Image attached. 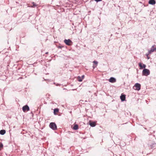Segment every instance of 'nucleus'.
Returning <instances> with one entry per match:
<instances>
[{"mask_svg":"<svg viewBox=\"0 0 156 156\" xmlns=\"http://www.w3.org/2000/svg\"><path fill=\"white\" fill-rule=\"evenodd\" d=\"M141 85L139 83H136L133 87V88L136 90H139L140 89Z\"/></svg>","mask_w":156,"mask_h":156,"instance_id":"1","label":"nucleus"},{"mask_svg":"<svg viewBox=\"0 0 156 156\" xmlns=\"http://www.w3.org/2000/svg\"><path fill=\"white\" fill-rule=\"evenodd\" d=\"M142 73L144 75L147 76L150 74V72L149 69H145L143 70Z\"/></svg>","mask_w":156,"mask_h":156,"instance_id":"2","label":"nucleus"},{"mask_svg":"<svg viewBox=\"0 0 156 156\" xmlns=\"http://www.w3.org/2000/svg\"><path fill=\"white\" fill-rule=\"evenodd\" d=\"M50 127L53 130L57 129V126L54 122H51L49 125Z\"/></svg>","mask_w":156,"mask_h":156,"instance_id":"3","label":"nucleus"},{"mask_svg":"<svg viewBox=\"0 0 156 156\" xmlns=\"http://www.w3.org/2000/svg\"><path fill=\"white\" fill-rule=\"evenodd\" d=\"M64 42L66 45L69 46L71 45L72 44L71 41L69 39L68 40L65 39L64 40Z\"/></svg>","mask_w":156,"mask_h":156,"instance_id":"4","label":"nucleus"},{"mask_svg":"<svg viewBox=\"0 0 156 156\" xmlns=\"http://www.w3.org/2000/svg\"><path fill=\"white\" fill-rule=\"evenodd\" d=\"M22 110L24 112H25L29 111L30 108L27 105H26L23 107Z\"/></svg>","mask_w":156,"mask_h":156,"instance_id":"5","label":"nucleus"},{"mask_svg":"<svg viewBox=\"0 0 156 156\" xmlns=\"http://www.w3.org/2000/svg\"><path fill=\"white\" fill-rule=\"evenodd\" d=\"M155 45H153L151 48L150 50L149 51V54H151L154 51H156V48L155 47Z\"/></svg>","mask_w":156,"mask_h":156,"instance_id":"6","label":"nucleus"},{"mask_svg":"<svg viewBox=\"0 0 156 156\" xmlns=\"http://www.w3.org/2000/svg\"><path fill=\"white\" fill-rule=\"evenodd\" d=\"M139 65L140 67V69L145 68L146 67V66L145 65L141 63H139Z\"/></svg>","mask_w":156,"mask_h":156,"instance_id":"7","label":"nucleus"},{"mask_svg":"<svg viewBox=\"0 0 156 156\" xmlns=\"http://www.w3.org/2000/svg\"><path fill=\"white\" fill-rule=\"evenodd\" d=\"M109 81L110 82L113 83L116 82V80L114 78L112 77L109 80Z\"/></svg>","mask_w":156,"mask_h":156,"instance_id":"8","label":"nucleus"},{"mask_svg":"<svg viewBox=\"0 0 156 156\" xmlns=\"http://www.w3.org/2000/svg\"><path fill=\"white\" fill-rule=\"evenodd\" d=\"M149 3L150 4L154 5L155 4V1L154 0H150L149 1Z\"/></svg>","mask_w":156,"mask_h":156,"instance_id":"9","label":"nucleus"},{"mask_svg":"<svg viewBox=\"0 0 156 156\" xmlns=\"http://www.w3.org/2000/svg\"><path fill=\"white\" fill-rule=\"evenodd\" d=\"M120 99L122 101H125V95H122L120 96Z\"/></svg>","mask_w":156,"mask_h":156,"instance_id":"10","label":"nucleus"},{"mask_svg":"<svg viewBox=\"0 0 156 156\" xmlns=\"http://www.w3.org/2000/svg\"><path fill=\"white\" fill-rule=\"evenodd\" d=\"M90 125L92 127H94L96 126V124L95 122H90Z\"/></svg>","mask_w":156,"mask_h":156,"instance_id":"11","label":"nucleus"},{"mask_svg":"<svg viewBox=\"0 0 156 156\" xmlns=\"http://www.w3.org/2000/svg\"><path fill=\"white\" fill-rule=\"evenodd\" d=\"M5 133V130H1L0 131V134L1 135H4Z\"/></svg>","mask_w":156,"mask_h":156,"instance_id":"12","label":"nucleus"},{"mask_svg":"<svg viewBox=\"0 0 156 156\" xmlns=\"http://www.w3.org/2000/svg\"><path fill=\"white\" fill-rule=\"evenodd\" d=\"M78 128V126L77 124H75L73 126V129L74 130H77Z\"/></svg>","mask_w":156,"mask_h":156,"instance_id":"13","label":"nucleus"},{"mask_svg":"<svg viewBox=\"0 0 156 156\" xmlns=\"http://www.w3.org/2000/svg\"><path fill=\"white\" fill-rule=\"evenodd\" d=\"M59 110L58 108H55L54 110V113L55 114H56V113L58 112Z\"/></svg>","mask_w":156,"mask_h":156,"instance_id":"14","label":"nucleus"},{"mask_svg":"<svg viewBox=\"0 0 156 156\" xmlns=\"http://www.w3.org/2000/svg\"><path fill=\"white\" fill-rule=\"evenodd\" d=\"M32 4H33V5L31 6V7L32 8H34L35 7L37 6V5H36L35 3H34V2H32Z\"/></svg>","mask_w":156,"mask_h":156,"instance_id":"15","label":"nucleus"},{"mask_svg":"<svg viewBox=\"0 0 156 156\" xmlns=\"http://www.w3.org/2000/svg\"><path fill=\"white\" fill-rule=\"evenodd\" d=\"M77 79L79 81V82H81L82 81V79L81 77H80V76H78L77 77Z\"/></svg>","mask_w":156,"mask_h":156,"instance_id":"16","label":"nucleus"},{"mask_svg":"<svg viewBox=\"0 0 156 156\" xmlns=\"http://www.w3.org/2000/svg\"><path fill=\"white\" fill-rule=\"evenodd\" d=\"M93 63L96 65L95 66H93V68H94L97 66L98 64V62L96 61H94L93 62Z\"/></svg>","mask_w":156,"mask_h":156,"instance_id":"17","label":"nucleus"},{"mask_svg":"<svg viewBox=\"0 0 156 156\" xmlns=\"http://www.w3.org/2000/svg\"><path fill=\"white\" fill-rule=\"evenodd\" d=\"M3 147V144L0 142V150H1Z\"/></svg>","mask_w":156,"mask_h":156,"instance_id":"18","label":"nucleus"},{"mask_svg":"<svg viewBox=\"0 0 156 156\" xmlns=\"http://www.w3.org/2000/svg\"><path fill=\"white\" fill-rule=\"evenodd\" d=\"M149 54V52H148V54H146V55L147 56V59H149L150 58L149 57V54Z\"/></svg>","mask_w":156,"mask_h":156,"instance_id":"19","label":"nucleus"},{"mask_svg":"<svg viewBox=\"0 0 156 156\" xmlns=\"http://www.w3.org/2000/svg\"><path fill=\"white\" fill-rule=\"evenodd\" d=\"M84 75H82V76L81 78H82V80L84 79Z\"/></svg>","mask_w":156,"mask_h":156,"instance_id":"20","label":"nucleus"},{"mask_svg":"<svg viewBox=\"0 0 156 156\" xmlns=\"http://www.w3.org/2000/svg\"><path fill=\"white\" fill-rule=\"evenodd\" d=\"M97 2H99V1H101V0H95Z\"/></svg>","mask_w":156,"mask_h":156,"instance_id":"21","label":"nucleus"}]
</instances>
